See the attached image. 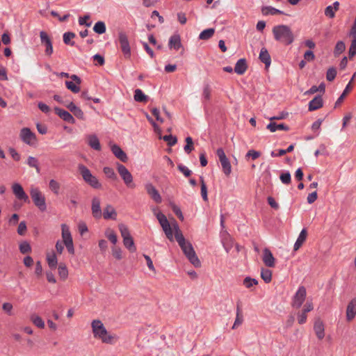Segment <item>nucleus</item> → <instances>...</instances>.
<instances>
[{"mask_svg": "<svg viewBox=\"0 0 356 356\" xmlns=\"http://www.w3.org/2000/svg\"><path fill=\"white\" fill-rule=\"evenodd\" d=\"M113 154L121 161L127 162L128 157L126 153L117 145H113L111 147Z\"/></svg>", "mask_w": 356, "mask_h": 356, "instance_id": "obj_21", "label": "nucleus"}, {"mask_svg": "<svg viewBox=\"0 0 356 356\" xmlns=\"http://www.w3.org/2000/svg\"><path fill=\"white\" fill-rule=\"evenodd\" d=\"M153 212L156 216L159 224L161 225L166 237L170 241H173V232L172 228L170 227V224L166 216L160 211H156V209H153Z\"/></svg>", "mask_w": 356, "mask_h": 356, "instance_id": "obj_5", "label": "nucleus"}, {"mask_svg": "<svg viewBox=\"0 0 356 356\" xmlns=\"http://www.w3.org/2000/svg\"><path fill=\"white\" fill-rule=\"evenodd\" d=\"M90 19V16L88 15H84L83 17H81L79 19V24L80 25H86L89 27L91 26V23H88L87 21Z\"/></svg>", "mask_w": 356, "mask_h": 356, "instance_id": "obj_62", "label": "nucleus"}, {"mask_svg": "<svg viewBox=\"0 0 356 356\" xmlns=\"http://www.w3.org/2000/svg\"><path fill=\"white\" fill-rule=\"evenodd\" d=\"M103 216L105 219H115L117 213L111 205H107L104 209Z\"/></svg>", "mask_w": 356, "mask_h": 356, "instance_id": "obj_29", "label": "nucleus"}, {"mask_svg": "<svg viewBox=\"0 0 356 356\" xmlns=\"http://www.w3.org/2000/svg\"><path fill=\"white\" fill-rule=\"evenodd\" d=\"M353 86H351V81H349L348 85L346 86V88L344 89L343 93L341 95V96L338 98L335 103V107L340 105L342 102L343 101L344 98L347 95V94L352 90Z\"/></svg>", "mask_w": 356, "mask_h": 356, "instance_id": "obj_32", "label": "nucleus"}, {"mask_svg": "<svg viewBox=\"0 0 356 356\" xmlns=\"http://www.w3.org/2000/svg\"><path fill=\"white\" fill-rule=\"evenodd\" d=\"M106 24L102 21H99L95 23L93 26V31L98 34H103L106 32Z\"/></svg>", "mask_w": 356, "mask_h": 356, "instance_id": "obj_36", "label": "nucleus"}, {"mask_svg": "<svg viewBox=\"0 0 356 356\" xmlns=\"http://www.w3.org/2000/svg\"><path fill=\"white\" fill-rule=\"evenodd\" d=\"M58 275L61 280H65L68 276V270L65 264L60 263L58 265Z\"/></svg>", "mask_w": 356, "mask_h": 356, "instance_id": "obj_35", "label": "nucleus"}, {"mask_svg": "<svg viewBox=\"0 0 356 356\" xmlns=\"http://www.w3.org/2000/svg\"><path fill=\"white\" fill-rule=\"evenodd\" d=\"M201 195L204 201L208 200L207 186L202 179H201Z\"/></svg>", "mask_w": 356, "mask_h": 356, "instance_id": "obj_59", "label": "nucleus"}, {"mask_svg": "<svg viewBox=\"0 0 356 356\" xmlns=\"http://www.w3.org/2000/svg\"><path fill=\"white\" fill-rule=\"evenodd\" d=\"M280 179L283 184H289L291 181V174L289 172L282 173L280 176Z\"/></svg>", "mask_w": 356, "mask_h": 356, "instance_id": "obj_58", "label": "nucleus"}, {"mask_svg": "<svg viewBox=\"0 0 356 356\" xmlns=\"http://www.w3.org/2000/svg\"><path fill=\"white\" fill-rule=\"evenodd\" d=\"M270 131L275 132L277 130H284L288 131L289 130V127L284 124H276L275 122H270L266 127Z\"/></svg>", "mask_w": 356, "mask_h": 356, "instance_id": "obj_30", "label": "nucleus"}, {"mask_svg": "<svg viewBox=\"0 0 356 356\" xmlns=\"http://www.w3.org/2000/svg\"><path fill=\"white\" fill-rule=\"evenodd\" d=\"M31 321L32 323L37 327L40 328H44V323L41 317H40L38 315H32L31 316Z\"/></svg>", "mask_w": 356, "mask_h": 356, "instance_id": "obj_43", "label": "nucleus"}, {"mask_svg": "<svg viewBox=\"0 0 356 356\" xmlns=\"http://www.w3.org/2000/svg\"><path fill=\"white\" fill-rule=\"evenodd\" d=\"M78 168L83 180L88 185L96 189H100L102 188V184L99 181L98 179L96 177L92 175V173L86 166L80 164Z\"/></svg>", "mask_w": 356, "mask_h": 356, "instance_id": "obj_3", "label": "nucleus"}, {"mask_svg": "<svg viewBox=\"0 0 356 356\" xmlns=\"http://www.w3.org/2000/svg\"><path fill=\"white\" fill-rule=\"evenodd\" d=\"M247 68L248 65L245 59L241 58L236 63L234 72L238 74L242 75L245 72Z\"/></svg>", "mask_w": 356, "mask_h": 356, "instance_id": "obj_24", "label": "nucleus"}, {"mask_svg": "<svg viewBox=\"0 0 356 356\" xmlns=\"http://www.w3.org/2000/svg\"><path fill=\"white\" fill-rule=\"evenodd\" d=\"M49 186L50 190L54 194H56V195L58 194L60 186V184L57 181H56L54 179H51L49 181Z\"/></svg>", "mask_w": 356, "mask_h": 356, "instance_id": "obj_46", "label": "nucleus"}, {"mask_svg": "<svg viewBox=\"0 0 356 356\" xmlns=\"http://www.w3.org/2000/svg\"><path fill=\"white\" fill-rule=\"evenodd\" d=\"M243 285L247 289H250L253 286L257 285L258 284V281L256 279L251 278L250 277H245L243 280Z\"/></svg>", "mask_w": 356, "mask_h": 356, "instance_id": "obj_48", "label": "nucleus"}, {"mask_svg": "<svg viewBox=\"0 0 356 356\" xmlns=\"http://www.w3.org/2000/svg\"><path fill=\"white\" fill-rule=\"evenodd\" d=\"M317 197H318L317 192L316 191L312 192V193H309L307 196V202L309 204H312L317 200Z\"/></svg>", "mask_w": 356, "mask_h": 356, "instance_id": "obj_64", "label": "nucleus"}, {"mask_svg": "<svg viewBox=\"0 0 356 356\" xmlns=\"http://www.w3.org/2000/svg\"><path fill=\"white\" fill-rule=\"evenodd\" d=\"M106 237L114 245L118 242V237L115 232L111 229H107L105 232Z\"/></svg>", "mask_w": 356, "mask_h": 356, "instance_id": "obj_38", "label": "nucleus"}, {"mask_svg": "<svg viewBox=\"0 0 356 356\" xmlns=\"http://www.w3.org/2000/svg\"><path fill=\"white\" fill-rule=\"evenodd\" d=\"M356 315V300H352L348 305L346 308V319L351 321Z\"/></svg>", "mask_w": 356, "mask_h": 356, "instance_id": "obj_20", "label": "nucleus"}, {"mask_svg": "<svg viewBox=\"0 0 356 356\" xmlns=\"http://www.w3.org/2000/svg\"><path fill=\"white\" fill-rule=\"evenodd\" d=\"M314 330L318 339H323L325 337V330L323 321L318 318L314 322Z\"/></svg>", "mask_w": 356, "mask_h": 356, "instance_id": "obj_19", "label": "nucleus"}, {"mask_svg": "<svg viewBox=\"0 0 356 356\" xmlns=\"http://www.w3.org/2000/svg\"><path fill=\"white\" fill-rule=\"evenodd\" d=\"M216 154L220 162L222 172L226 176H229L232 172V165L229 159L226 156L224 150L221 148L218 149L216 151Z\"/></svg>", "mask_w": 356, "mask_h": 356, "instance_id": "obj_10", "label": "nucleus"}, {"mask_svg": "<svg viewBox=\"0 0 356 356\" xmlns=\"http://www.w3.org/2000/svg\"><path fill=\"white\" fill-rule=\"evenodd\" d=\"M339 3L338 1L334 2L332 6H328L325 8V16L330 18H334L335 16V13L339 10Z\"/></svg>", "mask_w": 356, "mask_h": 356, "instance_id": "obj_25", "label": "nucleus"}, {"mask_svg": "<svg viewBox=\"0 0 356 356\" xmlns=\"http://www.w3.org/2000/svg\"><path fill=\"white\" fill-rule=\"evenodd\" d=\"M145 189L148 195L152 197L154 201L156 203L161 202V197L158 191L152 184H147L145 185Z\"/></svg>", "mask_w": 356, "mask_h": 356, "instance_id": "obj_16", "label": "nucleus"}, {"mask_svg": "<svg viewBox=\"0 0 356 356\" xmlns=\"http://www.w3.org/2000/svg\"><path fill=\"white\" fill-rule=\"evenodd\" d=\"M306 294L307 293L305 288L304 286L299 287L293 297L292 306L296 308L300 307L305 300Z\"/></svg>", "mask_w": 356, "mask_h": 356, "instance_id": "obj_12", "label": "nucleus"}, {"mask_svg": "<svg viewBox=\"0 0 356 356\" xmlns=\"http://www.w3.org/2000/svg\"><path fill=\"white\" fill-rule=\"evenodd\" d=\"M76 36L72 32H66L63 34V42L65 44L74 46V42L72 40Z\"/></svg>", "mask_w": 356, "mask_h": 356, "instance_id": "obj_42", "label": "nucleus"}, {"mask_svg": "<svg viewBox=\"0 0 356 356\" xmlns=\"http://www.w3.org/2000/svg\"><path fill=\"white\" fill-rule=\"evenodd\" d=\"M262 260L268 267L273 268L275 265V259L270 250L268 248L264 250Z\"/></svg>", "mask_w": 356, "mask_h": 356, "instance_id": "obj_15", "label": "nucleus"}, {"mask_svg": "<svg viewBox=\"0 0 356 356\" xmlns=\"http://www.w3.org/2000/svg\"><path fill=\"white\" fill-rule=\"evenodd\" d=\"M103 172L108 178L112 179H115L117 178L116 174L115 173L113 169L110 167H104Z\"/></svg>", "mask_w": 356, "mask_h": 356, "instance_id": "obj_52", "label": "nucleus"}, {"mask_svg": "<svg viewBox=\"0 0 356 356\" xmlns=\"http://www.w3.org/2000/svg\"><path fill=\"white\" fill-rule=\"evenodd\" d=\"M19 136L24 143L31 147H35L38 144L35 134L28 127L22 128L19 131Z\"/></svg>", "mask_w": 356, "mask_h": 356, "instance_id": "obj_7", "label": "nucleus"}, {"mask_svg": "<svg viewBox=\"0 0 356 356\" xmlns=\"http://www.w3.org/2000/svg\"><path fill=\"white\" fill-rule=\"evenodd\" d=\"M243 316L242 314V312H241L239 306L238 305L237 309H236V319H235V321L232 326V329H236L237 327H238L240 325H241L243 323Z\"/></svg>", "mask_w": 356, "mask_h": 356, "instance_id": "obj_34", "label": "nucleus"}, {"mask_svg": "<svg viewBox=\"0 0 356 356\" xmlns=\"http://www.w3.org/2000/svg\"><path fill=\"white\" fill-rule=\"evenodd\" d=\"M356 54V40H352L350 47L349 48V57L352 58Z\"/></svg>", "mask_w": 356, "mask_h": 356, "instance_id": "obj_61", "label": "nucleus"}, {"mask_svg": "<svg viewBox=\"0 0 356 356\" xmlns=\"http://www.w3.org/2000/svg\"><path fill=\"white\" fill-rule=\"evenodd\" d=\"M323 105V99L321 96L318 95L309 102L308 108L309 111H313L321 108Z\"/></svg>", "mask_w": 356, "mask_h": 356, "instance_id": "obj_22", "label": "nucleus"}, {"mask_svg": "<svg viewBox=\"0 0 356 356\" xmlns=\"http://www.w3.org/2000/svg\"><path fill=\"white\" fill-rule=\"evenodd\" d=\"M26 231V222L24 221H22L19 223V226H18V228H17V233L21 235V236H23L24 235L25 232Z\"/></svg>", "mask_w": 356, "mask_h": 356, "instance_id": "obj_63", "label": "nucleus"}, {"mask_svg": "<svg viewBox=\"0 0 356 356\" xmlns=\"http://www.w3.org/2000/svg\"><path fill=\"white\" fill-rule=\"evenodd\" d=\"M40 37L41 44L45 47V54L48 56H51L53 54V46L50 38L44 31H40Z\"/></svg>", "mask_w": 356, "mask_h": 356, "instance_id": "obj_13", "label": "nucleus"}, {"mask_svg": "<svg viewBox=\"0 0 356 356\" xmlns=\"http://www.w3.org/2000/svg\"><path fill=\"white\" fill-rule=\"evenodd\" d=\"M100 200L99 198L95 197L92 200V213L94 218H100L102 216L101 207H100Z\"/></svg>", "mask_w": 356, "mask_h": 356, "instance_id": "obj_18", "label": "nucleus"}, {"mask_svg": "<svg viewBox=\"0 0 356 356\" xmlns=\"http://www.w3.org/2000/svg\"><path fill=\"white\" fill-rule=\"evenodd\" d=\"M55 113L63 120L65 122L70 123V124H74L75 120L73 118V116L67 111L63 110L58 107L54 108Z\"/></svg>", "mask_w": 356, "mask_h": 356, "instance_id": "obj_17", "label": "nucleus"}, {"mask_svg": "<svg viewBox=\"0 0 356 356\" xmlns=\"http://www.w3.org/2000/svg\"><path fill=\"white\" fill-rule=\"evenodd\" d=\"M261 13L264 15H275L277 14L283 13L282 11H281L275 8H273L272 6H264L261 8Z\"/></svg>", "mask_w": 356, "mask_h": 356, "instance_id": "obj_31", "label": "nucleus"}, {"mask_svg": "<svg viewBox=\"0 0 356 356\" xmlns=\"http://www.w3.org/2000/svg\"><path fill=\"white\" fill-rule=\"evenodd\" d=\"M65 86L68 90H70V91H72L74 93H77L80 91L79 85H78L77 83H76L73 81H66Z\"/></svg>", "mask_w": 356, "mask_h": 356, "instance_id": "obj_44", "label": "nucleus"}, {"mask_svg": "<svg viewBox=\"0 0 356 356\" xmlns=\"http://www.w3.org/2000/svg\"><path fill=\"white\" fill-rule=\"evenodd\" d=\"M261 277L266 283H269L272 280V271L269 269L262 268Z\"/></svg>", "mask_w": 356, "mask_h": 356, "instance_id": "obj_40", "label": "nucleus"}, {"mask_svg": "<svg viewBox=\"0 0 356 356\" xmlns=\"http://www.w3.org/2000/svg\"><path fill=\"white\" fill-rule=\"evenodd\" d=\"M346 49L345 43L342 41H339L334 48V54L335 56H339L343 51H344Z\"/></svg>", "mask_w": 356, "mask_h": 356, "instance_id": "obj_50", "label": "nucleus"}, {"mask_svg": "<svg viewBox=\"0 0 356 356\" xmlns=\"http://www.w3.org/2000/svg\"><path fill=\"white\" fill-rule=\"evenodd\" d=\"M19 250L22 254H26L31 251V248L29 243L24 241L19 245Z\"/></svg>", "mask_w": 356, "mask_h": 356, "instance_id": "obj_56", "label": "nucleus"}, {"mask_svg": "<svg viewBox=\"0 0 356 356\" xmlns=\"http://www.w3.org/2000/svg\"><path fill=\"white\" fill-rule=\"evenodd\" d=\"M168 46L170 49L178 50L181 47V38L179 35H173L169 39Z\"/></svg>", "mask_w": 356, "mask_h": 356, "instance_id": "obj_26", "label": "nucleus"}, {"mask_svg": "<svg viewBox=\"0 0 356 356\" xmlns=\"http://www.w3.org/2000/svg\"><path fill=\"white\" fill-rule=\"evenodd\" d=\"M2 309L5 313H6L9 316H11L13 314V306L10 302H4L2 305Z\"/></svg>", "mask_w": 356, "mask_h": 356, "instance_id": "obj_57", "label": "nucleus"}, {"mask_svg": "<svg viewBox=\"0 0 356 356\" xmlns=\"http://www.w3.org/2000/svg\"><path fill=\"white\" fill-rule=\"evenodd\" d=\"M118 41L120 49L125 58L131 57V48L128 40V36L124 31H120L118 33Z\"/></svg>", "mask_w": 356, "mask_h": 356, "instance_id": "obj_8", "label": "nucleus"}, {"mask_svg": "<svg viewBox=\"0 0 356 356\" xmlns=\"http://www.w3.org/2000/svg\"><path fill=\"white\" fill-rule=\"evenodd\" d=\"M181 250L188 261L196 268L200 267L201 262L198 259L192 244L186 241L184 244L180 245Z\"/></svg>", "mask_w": 356, "mask_h": 356, "instance_id": "obj_4", "label": "nucleus"}, {"mask_svg": "<svg viewBox=\"0 0 356 356\" xmlns=\"http://www.w3.org/2000/svg\"><path fill=\"white\" fill-rule=\"evenodd\" d=\"M124 245L131 252H134L136 250L132 237L127 238L123 240Z\"/></svg>", "mask_w": 356, "mask_h": 356, "instance_id": "obj_39", "label": "nucleus"}, {"mask_svg": "<svg viewBox=\"0 0 356 356\" xmlns=\"http://www.w3.org/2000/svg\"><path fill=\"white\" fill-rule=\"evenodd\" d=\"M215 33L214 29H207L202 31L199 35L200 40H208L211 38Z\"/></svg>", "mask_w": 356, "mask_h": 356, "instance_id": "obj_37", "label": "nucleus"}, {"mask_svg": "<svg viewBox=\"0 0 356 356\" xmlns=\"http://www.w3.org/2000/svg\"><path fill=\"white\" fill-rule=\"evenodd\" d=\"M148 97L140 89H136L134 92V100L138 102H146Z\"/></svg>", "mask_w": 356, "mask_h": 356, "instance_id": "obj_33", "label": "nucleus"}, {"mask_svg": "<svg viewBox=\"0 0 356 356\" xmlns=\"http://www.w3.org/2000/svg\"><path fill=\"white\" fill-rule=\"evenodd\" d=\"M118 171L120 174V177L123 179L124 184L130 188H134L135 184L133 183V177L130 172L127 169V168L122 165H118Z\"/></svg>", "mask_w": 356, "mask_h": 356, "instance_id": "obj_11", "label": "nucleus"}, {"mask_svg": "<svg viewBox=\"0 0 356 356\" xmlns=\"http://www.w3.org/2000/svg\"><path fill=\"white\" fill-rule=\"evenodd\" d=\"M202 97L205 101H209L211 97V89L209 86H206L202 92Z\"/></svg>", "mask_w": 356, "mask_h": 356, "instance_id": "obj_60", "label": "nucleus"}, {"mask_svg": "<svg viewBox=\"0 0 356 356\" xmlns=\"http://www.w3.org/2000/svg\"><path fill=\"white\" fill-rule=\"evenodd\" d=\"M113 256L118 260H120L122 258V251L120 248L113 246L111 248Z\"/></svg>", "mask_w": 356, "mask_h": 356, "instance_id": "obj_51", "label": "nucleus"}, {"mask_svg": "<svg viewBox=\"0 0 356 356\" xmlns=\"http://www.w3.org/2000/svg\"><path fill=\"white\" fill-rule=\"evenodd\" d=\"M337 75V70L334 67H330L327 70L326 79L329 81H333Z\"/></svg>", "mask_w": 356, "mask_h": 356, "instance_id": "obj_54", "label": "nucleus"}, {"mask_svg": "<svg viewBox=\"0 0 356 356\" xmlns=\"http://www.w3.org/2000/svg\"><path fill=\"white\" fill-rule=\"evenodd\" d=\"M261 156V152L258 151H255L254 149L249 150L246 155L245 159H248L251 158L252 160H255Z\"/></svg>", "mask_w": 356, "mask_h": 356, "instance_id": "obj_55", "label": "nucleus"}, {"mask_svg": "<svg viewBox=\"0 0 356 356\" xmlns=\"http://www.w3.org/2000/svg\"><path fill=\"white\" fill-rule=\"evenodd\" d=\"M87 142L88 145L95 150L99 151L101 145L97 136L95 134H90L87 136Z\"/></svg>", "mask_w": 356, "mask_h": 356, "instance_id": "obj_23", "label": "nucleus"}, {"mask_svg": "<svg viewBox=\"0 0 356 356\" xmlns=\"http://www.w3.org/2000/svg\"><path fill=\"white\" fill-rule=\"evenodd\" d=\"M118 227H119V230L120 232V234H121V236H122L123 240L127 238L131 237V236L130 234V232H129V230L128 227L125 225L120 224L118 225Z\"/></svg>", "mask_w": 356, "mask_h": 356, "instance_id": "obj_45", "label": "nucleus"}, {"mask_svg": "<svg viewBox=\"0 0 356 356\" xmlns=\"http://www.w3.org/2000/svg\"><path fill=\"white\" fill-rule=\"evenodd\" d=\"M26 163L30 167L35 168L38 172H40V168L38 166V161L36 158L30 156L28 157Z\"/></svg>", "mask_w": 356, "mask_h": 356, "instance_id": "obj_47", "label": "nucleus"}, {"mask_svg": "<svg viewBox=\"0 0 356 356\" xmlns=\"http://www.w3.org/2000/svg\"><path fill=\"white\" fill-rule=\"evenodd\" d=\"M259 59L260 60L264 63L266 67L270 66L271 63V58L266 48H262L261 49L260 54H259Z\"/></svg>", "mask_w": 356, "mask_h": 356, "instance_id": "obj_28", "label": "nucleus"}, {"mask_svg": "<svg viewBox=\"0 0 356 356\" xmlns=\"http://www.w3.org/2000/svg\"><path fill=\"white\" fill-rule=\"evenodd\" d=\"M62 228V238L63 241V243L65 245L67 251L73 254L74 253V248L73 245V241L72 238L71 233L70 232L69 227L63 224L61 226Z\"/></svg>", "mask_w": 356, "mask_h": 356, "instance_id": "obj_9", "label": "nucleus"}, {"mask_svg": "<svg viewBox=\"0 0 356 356\" xmlns=\"http://www.w3.org/2000/svg\"><path fill=\"white\" fill-rule=\"evenodd\" d=\"M30 195L33 200L34 204L41 211H44L47 209L45 197L38 188L31 187L30 190Z\"/></svg>", "mask_w": 356, "mask_h": 356, "instance_id": "obj_6", "label": "nucleus"}, {"mask_svg": "<svg viewBox=\"0 0 356 356\" xmlns=\"http://www.w3.org/2000/svg\"><path fill=\"white\" fill-rule=\"evenodd\" d=\"M47 260L48 265L51 268H56L58 261L56 256L54 253L47 254Z\"/></svg>", "mask_w": 356, "mask_h": 356, "instance_id": "obj_41", "label": "nucleus"}, {"mask_svg": "<svg viewBox=\"0 0 356 356\" xmlns=\"http://www.w3.org/2000/svg\"><path fill=\"white\" fill-rule=\"evenodd\" d=\"M161 138L164 141H165L167 143L168 145L170 147L175 145L177 142V138L172 135H166V136H162Z\"/></svg>", "mask_w": 356, "mask_h": 356, "instance_id": "obj_49", "label": "nucleus"}, {"mask_svg": "<svg viewBox=\"0 0 356 356\" xmlns=\"http://www.w3.org/2000/svg\"><path fill=\"white\" fill-rule=\"evenodd\" d=\"M94 338L106 344H115L118 337L115 334L107 331L103 323L99 320H93L91 323Z\"/></svg>", "mask_w": 356, "mask_h": 356, "instance_id": "obj_1", "label": "nucleus"}, {"mask_svg": "<svg viewBox=\"0 0 356 356\" xmlns=\"http://www.w3.org/2000/svg\"><path fill=\"white\" fill-rule=\"evenodd\" d=\"M175 238L176 241H177L179 246L184 244V243H186L187 241L185 239L181 230L177 231L175 233Z\"/></svg>", "mask_w": 356, "mask_h": 356, "instance_id": "obj_53", "label": "nucleus"}, {"mask_svg": "<svg viewBox=\"0 0 356 356\" xmlns=\"http://www.w3.org/2000/svg\"><path fill=\"white\" fill-rule=\"evenodd\" d=\"M307 230L305 229H303L300 232V233L294 244V247H293L294 251H297L302 246V245L304 243V242L305 241V240L307 238Z\"/></svg>", "mask_w": 356, "mask_h": 356, "instance_id": "obj_27", "label": "nucleus"}, {"mask_svg": "<svg viewBox=\"0 0 356 356\" xmlns=\"http://www.w3.org/2000/svg\"><path fill=\"white\" fill-rule=\"evenodd\" d=\"M272 31L275 40L286 45L291 44L294 40L293 33L287 25L275 26Z\"/></svg>", "mask_w": 356, "mask_h": 356, "instance_id": "obj_2", "label": "nucleus"}, {"mask_svg": "<svg viewBox=\"0 0 356 356\" xmlns=\"http://www.w3.org/2000/svg\"><path fill=\"white\" fill-rule=\"evenodd\" d=\"M12 189L14 195L18 200H22L24 202H29L28 195L26 194L22 186L19 184H14L12 186Z\"/></svg>", "mask_w": 356, "mask_h": 356, "instance_id": "obj_14", "label": "nucleus"}]
</instances>
